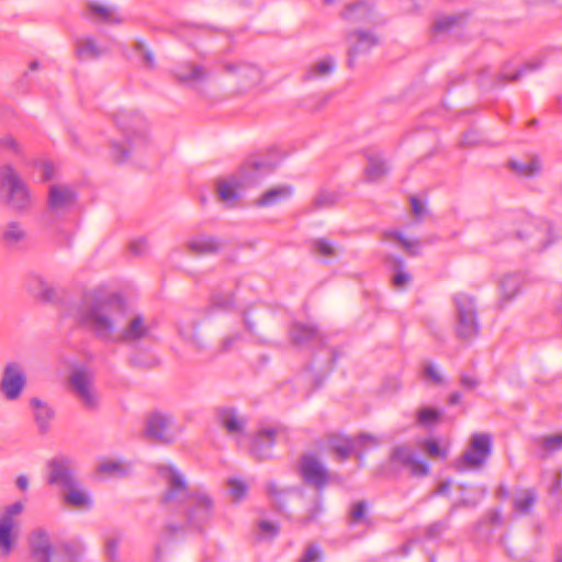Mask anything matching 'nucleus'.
I'll return each mask as SVG.
<instances>
[{"mask_svg":"<svg viewBox=\"0 0 562 562\" xmlns=\"http://www.w3.org/2000/svg\"><path fill=\"white\" fill-rule=\"evenodd\" d=\"M157 477L165 485L161 503L186 517L187 525L201 529L212 518L213 501L201 492L191 493L183 473L172 464H158Z\"/></svg>","mask_w":562,"mask_h":562,"instance_id":"1","label":"nucleus"},{"mask_svg":"<svg viewBox=\"0 0 562 562\" xmlns=\"http://www.w3.org/2000/svg\"><path fill=\"white\" fill-rule=\"evenodd\" d=\"M74 316L81 326L95 336L114 341L117 326L123 318V311L114 300L88 293L76 306Z\"/></svg>","mask_w":562,"mask_h":562,"instance_id":"2","label":"nucleus"},{"mask_svg":"<svg viewBox=\"0 0 562 562\" xmlns=\"http://www.w3.org/2000/svg\"><path fill=\"white\" fill-rule=\"evenodd\" d=\"M117 124L123 134V143H113L112 158L116 162H124L133 153L140 151L148 143V124L146 119L136 112H121Z\"/></svg>","mask_w":562,"mask_h":562,"instance_id":"3","label":"nucleus"},{"mask_svg":"<svg viewBox=\"0 0 562 562\" xmlns=\"http://www.w3.org/2000/svg\"><path fill=\"white\" fill-rule=\"evenodd\" d=\"M273 168L271 162L258 158L249 159L236 173L218 180L217 193L221 200L228 204L235 203L241 190L257 186Z\"/></svg>","mask_w":562,"mask_h":562,"instance_id":"4","label":"nucleus"},{"mask_svg":"<svg viewBox=\"0 0 562 562\" xmlns=\"http://www.w3.org/2000/svg\"><path fill=\"white\" fill-rule=\"evenodd\" d=\"M0 201L15 211H26L33 203L26 183L10 165L0 169Z\"/></svg>","mask_w":562,"mask_h":562,"instance_id":"5","label":"nucleus"},{"mask_svg":"<svg viewBox=\"0 0 562 562\" xmlns=\"http://www.w3.org/2000/svg\"><path fill=\"white\" fill-rule=\"evenodd\" d=\"M492 453V437L487 434H474L467 450L454 461L459 472L481 469Z\"/></svg>","mask_w":562,"mask_h":562,"instance_id":"6","label":"nucleus"},{"mask_svg":"<svg viewBox=\"0 0 562 562\" xmlns=\"http://www.w3.org/2000/svg\"><path fill=\"white\" fill-rule=\"evenodd\" d=\"M155 324L138 313L123 315L121 324L114 337V342L135 345L139 341L153 338Z\"/></svg>","mask_w":562,"mask_h":562,"instance_id":"7","label":"nucleus"},{"mask_svg":"<svg viewBox=\"0 0 562 562\" xmlns=\"http://www.w3.org/2000/svg\"><path fill=\"white\" fill-rule=\"evenodd\" d=\"M69 390L81 406L87 411H97L101 396L97 391L93 376L83 370H76L69 378Z\"/></svg>","mask_w":562,"mask_h":562,"instance_id":"8","label":"nucleus"},{"mask_svg":"<svg viewBox=\"0 0 562 562\" xmlns=\"http://www.w3.org/2000/svg\"><path fill=\"white\" fill-rule=\"evenodd\" d=\"M30 548L33 562H77L69 552L55 548L48 535L42 530L32 533Z\"/></svg>","mask_w":562,"mask_h":562,"instance_id":"9","label":"nucleus"},{"mask_svg":"<svg viewBox=\"0 0 562 562\" xmlns=\"http://www.w3.org/2000/svg\"><path fill=\"white\" fill-rule=\"evenodd\" d=\"M457 310L456 330L461 338H473L479 334L476 307L473 299L467 294H458L454 297Z\"/></svg>","mask_w":562,"mask_h":562,"instance_id":"10","label":"nucleus"},{"mask_svg":"<svg viewBox=\"0 0 562 562\" xmlns=\"http://www.w3.org/2000/svg\"><path fill=\"white\" fill-rule=\"evenodd\" d=\"M26 384V376L22 364L9 362L3 369L0 390L9 401L18 400Z\"/></svg>","mask_w":562,"mask_h":562,"instance_id":"11","label":"nucleus"},{"mask_svg":"<svg viewBox=\"0 0 562 562\" xmlns=\"http://www.w3.org/2000/svg\"><path fill=\"white\" fill-rule=\"evenodd\" d=\"M48 483L58 486L63 492L78 482L70 459L56 457L48 461Z\"/></svg>","mask_w":562,"mask_h":562,"instance_id":"12","label":"nucleus"},{"mask_svg":"<svg viewBox=\"0 0 562 562\" xmlns=\"http://www.w3.org/2000/svg\"><path fill=\"white\" fill-rule=\"evenodd\" d=\"M519 239H526L535 251L544 250L554 240L553 227L549 222L528 223L522 232L517 233Z\"/></svg>","mask_w":562,"mask_h":562,"instance_id":"13","label":"nucleus"},{"mask_svg":"<svg viewBox=\"0 0 562 562\" xmlns=\"http://www.w3.org/2000/svg\"><path fill=\"white\" fill-rule=\"evenodd\" d=\"M172 426L173 418L170 415L156 412L148 417L145 434L157 442L169 443L176 437Z\"/></svg>","mask_w":562,"mask_h":562,"instance_id":"14","label":"nucleus"},{"mask_svg":"<svg viewBox=\"0 0 562 562\" xmlns=\"http://www.w3.org/2000/svg\"><path fill=\"white\" fill-rule=\"evenodd\" d=\"M77 193L67 183H54L48 189L47 204L56 214L68 212L76 203Z\"/></svg>","mask_w":562,"mask_h":562,"instance_id":"15","label":"nucleus"},{"mask_svg":"<svg viewBox=\"0 0 562 562\" xmlns=\"http://www.w3.org/2000/svg\"><path fill=\"white\" fill-rule=\"evenodd\" d=\"M391 460L408 469L415 476H425L429 472L426 462L419 460L408 446H397L392 450Z\"/></svg>","mask_w":562,"mask_h":562,"instance_id":"16","label":"nucleus"},{"mask_svg":"<svg viewBox=\"0 0 562 562\" xmlns=\"http://www.w3.org/2000/svg\"><path fill=\"white\" fill-rule=\"evenodd\" d=\"M301 472L307 483L318 488L326 485L328 481L326 468L314 456H305L302 459Z\"/></svg>","mask_w":562,"mask_h":562,"instance_id":"17","label":"nucleus"},{"mask_svg":"<svg viewBox=\"0 0 562 562\" xmlns=\"http://www.w3.org/2000/svg\"><path fill=\"white\" fill-rule=\"evenodd\" d=\"M278 429L276 428H262L252 438L250 452L258 460H263L271 457V448L276 442V436Z\"/></svg>","mask_w":562,"mask_h":562,"instance_id":"18","label":"nucleus"},{"mask_svg":"<svg viewBox=\"0 0 562 562\" xmlns=\"http://www.w3.org/2000/svg\"><path fill=\"white\" fill-rule=\"evenodd\" d=\"M227 69L236 74L241 90L256 87L261 82L263 77L261 69L252 64L244 63L236 66H228Z\"/></svg>","mask_w":562,"mask_h":562,"instance_id":"19","label":"nucleus"},{"mask_svg":"<svg viewBox=\"0 0 562 562\" xmlns=\"http://www.w3.org/2000/svg\"><path fill=\"white\" fill-rule=\"evenodd\" d=\"M33 417L41 434H47L55 418V411L44 401L33 397L30 402Z\"/></svg>","mask_w":562,"mask_h":562,"instance_id":"20","label":"nucleus"},{"mask_svg":"<svg viewBox=\"0 0 562 562\" xmlns=\"http://www.w3.org/2000/svg\"><path fill=\"white\" fill-rule=\"evenodd\" d=\"M223 247V243L211 235H195L188 239L187 248L194 255H214Z\"/></svg>","mask_w":562,"mask_h":562,"instance_id":"21","label":"nucleus"},{"mask_svg":"<svg viewBox=\"0 0 562 562\" xmlns=\"http://www.w3.org/2000/svg\"><path fill=\"white\" fill-rule=\"evenodd\" d=\"M64 502L67 506L79 510H88L93 504L90 493L79 482L64 491Z\"/></svg>","mask_w":562,"mask_h":562,"instance_id":"22","label":"nucleus"},{"mask_svg":"<svg viewBox=\"0 0 562 562\" xmlns=\"http://www.w3.org/2000/svg\"><path fill=\"white\" fill-rule=\"evenodd\" d=\"M293 192V188L289 184L271 188L262 193L255 204L259 207H271L290 199Z\"/></svg>","mask_w":562,"mask_h":562,"instance_id":"23","label":"nucleus"},{"mask_svg":"<svg viewBox=\"0 0 562 562\" xmlns=\"http://www.w3.org/2000/svg\"><path fill=\"white\" fill-rule=\"evenodd\" d=\"M176 77L186 85L196 86L207 78V71L201 65L186 63L177 68Z\"/></svg>","mask_w":562,"mask_h":562,"instance_id":"24","label":"nucleus"},{"mask_svg":"<svg viewBox=\"0 0 562 562\" xmlns=\"http://www.w3.org/2000/svg\"><path fill=\"white\" fill-rule=\"evenodd\" d=\"M105 50L92 37L86 36L76 41V55L80 60L98 59Z\"/></svg>","mask_w":562,"mask_h":562,"instance_id":"25","label":"nucleus"},{"mask_svg":"<svg viewBox=\"0 0 562 562\" xmlns=\"http://www.w3.org/2000/svg\"><path fill=\"white\" fill-rule=\"evenodd\" d=\"M25 286L33 296L42 300L50 301L55 297V291L52 285L38 274L29 276Z\"/></svg>","mask_w":562,"mask_h":562,"instance_id":"26","label":"nucleus"},{"mask_svg":"<svg viewBox=\"0 0 562 562\" xmlns=\"http://www.w3.org/2000/svg\"><path fill=\"white\" fill-rule=\"evenodd\" d=\"M522 280L519 274H507L501 281V304L504 306L514 300L521 290Z\"/></svg>","mask_w":562,"mask_h":562,"instance_id":"27","label":"nucleus"},{"mask_svg":"<svg viewBox=\"0 0 562 562\" xmlns=\"http://www.w3.org/2000/svg\"><path fill=\"white\" fill-rule=\"evenodd\" d=\"M347 41L350 44L351 55L368 50L378 43V38L374 34L364 31L349 34Z\"/></svg>","mask_w":562,"mask_h":562,"instance_id":"28","label":"nucleus"},{"mask_svg":"<svg viewBox=\"0 0 562 562\" xmlns=\"http://www.w3.org/2000/svg\"><path fill=\"white\" fill-rule=\"evenodd\" d=\"M89 11L94 18L106 23H120L122 21L116 8L106 3L91 2Z\"/></svg>","mask_w":562,"mask_h":562,"instance_id":"29","label":"nucleus"},{"mask_svg":"<svg viewBox=\"0 0 562 562\" xmlns=\"http://www.w3.org/2000/svg\"><path fill=\"white\" fill-rule=\"evenodd\" d=\"M221 424L232 436L239 437L245 427V420L233 409H225L220 414Z\"/></svg>","mask_w":562,"mask_h":562,"instance_id":"30","label":"nucleus"},{"mask_svg":"<svg viewBox=\"0 0 562 562\" xmlns=\"http://www.w3.org/2000/svg\"><path fill=\"white\" fill-rule=\"evenodd\" d=\"M336 63L331 57H327L311 65L305 74L306 80H317L328 77L335 69Z\"/></svg>","mask_w":562,"mask_h":562,"instance_id":"31","label":"nucleus"},{"mask_svg":"<svg viewBox=\"0 0 562 562\" xmlns=\"http://www.w3.org/2000/svg\"><path fill=\"white\" fill-rule=\"evenodd\" d=\"M510 167L518 175L524 177H533L541 171V161L538 157L526 158L521 161H510Z\"/></svg>","mask_w":562,"mask_h":562,"instance_id":"32","label":"nucleus"},{"mask_svg":"<svg viewBox=\"0 0 562 562\" xmlns=\"http://www.w3.org/2000/svg\"><path fill=\"white\" fill-rule=\"evenodd\" d=\"M537 501V493L532 488L521 490L514 497V506L518 513L527 514Z\"/></svg>","mask_w":562,"mask_h":562,"instance_id":"33","label":"nucleus"},{"mask_svg":"<svg viewBox=\"0 0 562 562\" xmlns=\"http://www.w3.org/2000/svg\"><path fill=\"white\" fill-rule=\"evenodd\" d=\"M23 508L24 505L22 502H15L9 505L0 518V525L14 531L19 526L18 517L22 514Z\"/></svg>","mask_w":562,"mask_h":562,"instance_id":"34","label":"nucleus"},{"mask_svg":"<svg viewBox=\"0 0 562 562\" xmlns=\"http://www.w3.org/2000/svg\"><path fill=\"white\" fill-rule=\"evenodd\" d=\"M419 449H422L428 457L432 459L445 460L449 453V445H440L436 440L426 439L418 442Z\"/></svg>","mask_w":562,"mask_h":562,"instance_id":"35","label":"nucleus"},{"mask_svg":"<svg viewBox=\"0 0 562 562\" xmlns=\"http://www.w3.org/2000/svg\"><path fill=\"white\" fill-rule=\"evenodd\" d=\"M331 449L337 452L340 460H346L357 448L356 439L335 437L330 440Z\"/></svg>","mask_w":562,"mask_h":562,"instance_id":"36","label":"nucleus"},{"mask_svg":"<svg viewBox=\"0 0 562 562\" xmlns=\"http://www.w3.org/2000/svg\"><path fill=\"white\" fill-rule=\"evenodd\" d=\"M389 171V166L381 157H370L369 165L366 168V176L369 180L375 181L382 178Z\"/></svg>","mask_w":562,"mask_h":562,"instance_id":"37","label":"nucleus"},{"mask_svg":"<svg viewBox=\"0 0 562 562\" xmlns=\"http://www.w3.org/2000/svg\"><path fill=\"white\" fill-rule=\"evenodd\" d=\"M370 7L364 1H359L348 5L344 11V18L351 22L364 21L369 18Z\"/></svg>","mask_w":562,"mask_h":562,"instance_id":"38","label":"nucleus"},{"mask_svg":"<svg viewBox=\"0 0 562 562\" xmlns=\"http://www.w3.org/2000/svg\"><path fill=\"white\" fill-rule=\"evenodd\" d=\"M290 334L292 340L300 345L312 340L316 336V329L310 325L294 324Z\"/></svg>","mask_w":562,"mask_h":562,"instance_id":"39","label":"nucleus"},{"mask_svg":"<svg viewBox=\"0 0 562 562\" xmlns=\"http://www.w3.org/2000/svg\"><path fill=\"white\" fill-rule=\"evenodd\" d=\"M441 411L434 407H423L417 413V422L424 427H430L441 418Z\"/></svg>","mask_w":562,"mask_h":562,"instance_id":"40","label":"nucleus"},{"mask_svg":"<svg viewBox=\"0 0 562 562\" xmlns=\"http://www.w3.org/2000/svg\"><path fill=\"white\" fill-rule=\"evenodd\" d=\"M179 335L190 345L195 348H202L203 342L199 335L196 334L195 326L192 323L180 324L179 325Z\"/></svg>","mask_w":562,"mask_h":562,"instance_id":"41","label":"nucleus"},{"mask_svg":"<svg viewBox=\"0 0 562 562\" xmlns=\"http://www.w3.org/2000/svg\"><path fill=\"white\" fill-rule=\"evenodd\" d=\"M367 504L364 502H358L355 504L350 510V524H369V518L367 517Z\"/></svg>","mask_w":562,"mask_h":562,"instance_id":"42","label":"nucleus"},{"mask_svg":"<svg viewBox=\"0 0 562 562\" xmlns=\"http://www.w3.org/2000/svg\"><path fill=\"white\" fill-rule=\"evenodd\" d=\"M130 252L136 257H143L149 254L150 245L146 237H139L130 243Z\"/></svg>","mask_w":562,"mask_h":562,"instance_id":"43","label":"nucleus"},{"mask_svg":"<svg viewBox=\"0 0 562 562\" xmlns=\"http://www.w3.org/2000/svg\"><path fill=\"white\" fill-rule=\"evenodd\" d=\"M25 236L23 228L18 223H10L3 234V238L7 243H18Z\"/></svg>","mask_w":562,"mask_h":562,"instance_id":"44","label":"nucleus"},{"mask_svg":"<svg viewBox=\"0 0 562 562\" xmlns=\"http://www.w3.org/2000/svg\"><path fill=\"white\" fill-rule=\"evenodd\" d=\"M323 504L321 501V497L318 496L311 508L307 509V512L301 517V521L304 525L311 524L313 521H316L321 514L323 513Z\"/></svg>","mask_w":562,"mask_h":562,"instance_id":"45","label":"nucleus"},{"mask_svg":"<svg viewBox=\"0 0 562 562\" xmlns=\"http://www.w3.org/2000/svg\"><path fill=\"white\" fill-rule=\"evenodd\" d=\"M13 547V531L0 525V550L3 555H9Z\"/></svg>","mask_w":562,"mask_h":562,"instance_id":"46","label":"nucleus"},{"mask_svg":"<svg viewBox=\"0 0 562 562\" xmlns=\"http://www.w3.org/2000/svg\"><path fill=\"white\" fill-rule=\"evenodd\" d=\"M228 487L231 495L235 501L243 499L248 491L247 484L239 479H231L228 481Z\"/></svg>","mask_w":562,"mask_h":562,"instance_id":"47","label":"nucleus"},{"mask_svg":"<svg viewBox=\"0 0 562 562\" xmlns=\"http://www.w3.org/2000/svg\"><path fill=\"white\" fill-rule=\"evenodd\" d=\"M258 528H259L258 537L261 540H270V539L274 538L279 532V527L269 520H261L258 525Z\"/></svg>","mask_w":562,"mask_h":562,"instance_id":"48","label":"nucleus"},{"mask_svg":"<svg viewBox=\"0 0 562 562\" xmlns=\"http://www.w3.org/2000/svg\"><path fill=\"white\" fill-rule=\"evenodd\" d=\"M99 472L112 475L121 476L125 473L123 465L115 461H105L99 465Z\"/></svg>","mask_w":562,"mask_h":562,"instance_id":"49","label":"nucleus"},{"mask_svg":"<svg viewBox=\"0 0 562 562\" xmlns=\"http://www.w3.org/2000/svg\"><path fill=\"white\" fill-rule=\"evenodd\" d=\"M537 67H538V65H536V64H526L522 68L516 70L513 74L507 68H505L502 71L501 77H502V79H504L506 81H515V80L520 79L527 71L533 70Z\"/></svg>","mask_w":562,"mask_h":562,"instance_id":"50","label":"nucleus"},{"mask_svg":"<svg viewBox=\"0 0 562 562\" xmlns=\"http://www.w3.org/2000/svg\"><path fill=\"white\" fill-rule=\"evenodd\" d=\"M314 248L318 255L325 258L334 257L336 254L334 245L326 239H317L314 243Z\"/></svg>","mask_w":562,"mask_h":562,"instance_id":"51","label":"nucleus"},{"mask_svg":"<svg viewBox=\"0 0 562 562\" xmlns=\"http://www.w3.org/2000/svg\"><path fill=\"white\" fill-rule=\"evenodd\" d=\"M0 147L3 150H7L15 155L22 154L21 144L11 135H7L0 139Z\"/></svg>","mask_w":562,"mask_h":562,"instance_id":"52","label":"nucleus"},{"mask_svg":"<svg viewBox=\"0 0 562 562\" xmlns=\"http://www.w3.org/2000/svg\"><path fill=\"white\" fill-rule=\"evenodd\" d=\"M543 450L548 453H552L562 449V435H554L547 437L541 443Z\"/></svg>","mask_w":562,"mask_h":562,"instance_id":"53","label":"nucleus"},{"mask_svg":"<svg viewBox=\"0 0 562 562\" xmlns=\"http://www.w3.org/2000/svg\"><path fill=\"white\" fill-rule=\"evenodd\" d=\"M391 236H393L395 239H397L398 241L402 243L403 247L411 254V255H416L417 254V249L419 248V243L418 240H411V239H407L405 238L401 233L398 232H393V233H390Z\"/></svg>","mask_w":562,"mask_h":562,"instance_id":"54","label":"nucleus"},{"mask_svg":"<svg viewBox=\"0 0 562 562\" xmlns=\"http://www.w3.org/2000/svg\"><path fill=\"white\" fill-rule=\"evenodd\" d=\"M411 282V274L403 269L402 263L400 265L398 269L396 270L394 277H393V284L396 288H404Z\"/></svg>","mask_w":562,"mask_h":562,"instance_id":"55","label":"nucleus"},{"mask_svg":"<svg viewBox=\"0 0 562 562\" xmlns=\"http://www.w3.org/2000/svg\"><path fill=\"white\" fill-rule=\"evenodd\" d=\"M117 549H119V538L109 537L105 541V552L108 558L111 561H115L117 559Z\"/></svg>","mask_w":562,"mask_h":562,"instance_id":"56","label":"nucleus"},{"mask_svg":"<svg viewBox=\"0 0 562 562\" xmlns=\"http://www.w3.org/2000/svg\"><path fill=\"white\" fill-rule=\"evenodd\" d=\"M299 562H321V551L316 546H310Z\"/></svg>","mask_w":562,"mask_h":562,"instance_id":"57","label":"nucleus"},{"mask_svg":"<svg viewBox=\"0 0 562 562\" xmlns=\"http://www.w3.org/2000/svg\"><path fill=\"white\" fill-rule=\"evenodd\" d=\"M356 442L357 447H375L380 443V440L372 435L361 434L356 438Z\"/></svg>","mask_w":562,"mask_h":562,"instance_id":"58","label":"nucleus"},{"mask_svg":"<svg viewBox=\"0 0 562 562\" xmlns=\"http://www.w3.org/2000/svg\"><path fill=\"white\" fill-rule=\"evenodd\" d=\"M136 49L139 52V54L142 55L144 61L146 63V65L148 67H154L155 65V58H154V55L151 54L150 50H148L146 47H145V44L143 42H137L136 43Z\"/></svg>","mask_w":562,"mask_h":562,"instance_id":"59","label":"nucleus"},{"mask_svg":"<svg viewBox=\"0 0 562 562\" xmlns=\"http://www.w3.org/2000/svg\"><path fill=\"white\" fill-rule=\"evenodd\" d=\"M40 171H41V180L42 181H49L54 179L55 177V168L49 162H42L38 165Z\"/></svg>","mask_w":562,"mask_h":562,"instance_id":"60","label":"nucleus"},{"mask_svg":"<svg viewBox=\"0 0 562 562\" xmlns=\"http://www.w3.org/2000/svg\"><path fill=\"white\" fill-rule=\"evenodd\" d=\"M458 22L459 18L457 16H446L443 19L438 20L435 27L437 31H448Z\"/></svg>","mask_w":562,"mask_h":562,"instance_id":"61","label":"nucleus"},{"mask_svg":"<svg viewBox=\"0 0 562 562\" xmlns=\"http://www.w3.org/2000/svg\"><path fill=\"white\" fill-rule=\"evenodd\" d=\"M336 196L333 193H321L315 199V203L319 206H325L335 203Z\"/></svg>","mask_w":562,"mask_h":562,"instance_id":"62","label":"nucleus"},{"mask_svg":"<svg viewBox=\"0 0 562 562\" xmlns=\"http://www.w3.org/2000/svg\"><path fill=\"white\" fill-rule=\"evenodd\" d=\"M425 374L436 383H441L442 381L438 369L434 364H428L425 367Z\"/></svg>","mask_w":562,"mask_h":562,"instance_id":"63","label":"nucleus"},{"mask_svg":"<svg viewBox=\"0 0 562 562\" xmlns=\"http://www.w3.org/2000/svg\"><path fill=\"white\" fill-rule=\"evenodd\" d=\"M411 203H412L413 212L416 216L420 217V216L425 215L426 207L420 200H418L417 198H412Z\"/></svg>","mask_w":562,"mask_h":562,"instance_id":"64","label":"nucleus"}]
</instances>
